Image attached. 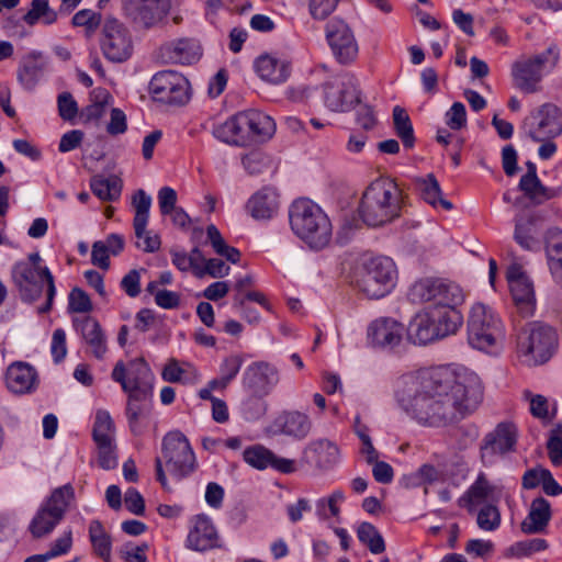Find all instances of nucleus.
<instances>
[{"instance_id":"f257e3e1","label":"nucleus","mask_w":562,"mask_h":562,"mask_svg":"<svg viewBox=\"0 0 562 562\" xmlns=\"http://www.w3.org/2000/svg\"><path fill=\"white\" fill-rule=\"evenodd\" d=\"M480 378L468 370L437 367L402 375L394 396L419 426L446 428L471 416L483 401Z\"/></svg>"},{"instance_id":"f03ea898","label":"nucleus","mask_w":562,"mask_h":562,"mask_svg":"<svg viewBox=\"0 0 562 562\" xmlns=\"http://www.w3.org/2000/svg\"><path fill=\"white\" fill-rule=\"evenodd\" d=\"M406 207L404 191L393 179L381 177L366 188L358 211L364 224L381 227L403 216Z\"/></svg>"},{"instance_id":"7ed1b4c3","label":"nucleus","mask_w":562,"mask_h":562,"mask_svg":"<svg viewBox=\"0 0 562 562\" xmlns=\"http://www.w3.org/2000/svg\"><path fill=\"white\" fill-rule=\"evenodd\" d=\"M42 262L40 252L29 254L25 259L13 265L11 279L19 297L25 303L36 302L42 296L44 284H46V303L38 308V312L47 313L53 306L56 286L54 276Z\"/></svg>"},{"instance_id":"20e7f679","label":"nucleus","mask_w":562,"mask_h":562,"mask_svg":"<svg viewBox=\"0 0 562 562\" xmlns=\"http://www.w3.org/2000/svg\"><path fill=\"white\" fill-rule=\"evenodd\" d=\"M289 220L293 233L312 250H323L330 244L331 222L312 200H295L289 209Z\"/></svg>"},{"instance_id":"39448f33","label":"nucleus","mask_w":562,"mask_h":562,"mask_svg":"<svg viewBox=\"0 0 562 562\" xmlns=\"http://www.w3.org/2000/svg\"><path fill=\"white\" fill-rule=\"evenodd\" d=\"M462 324L459 307H424L411 319L407 337L415 345H427L454 335Z\"/></svg>"},{"instance_id":"423d86ee","label":"nucleus","mask_w":562,"mask_h":562,"mask_svg":"<svg viewBox=\"0 0 562 562\" xmlns=\"http://www.w3.org/2000/svg\"><path fill=\"white\" fill-rule=\"evenodd\" d=\"M559 346V335L552 326L542 322L525 324L516 335L518 356L529 366L547 362Z\"/></svg>"},{"instance_id":"0eeeda50","label":"nucleus","mask_w":562,"mask_h":562,"mask_svg":"<svg viewBox=\"0 0 562 562\" xmlns=\"http://www.w3.org/2000/svg\"><path fill=\"white\" fill-rule=\"evenodd\" d=\"M469 345L488 353L497 351L505 338V328L499 316L487 305L475 303L467 322Z\"/></svg>"},{"instance_id":"6e6552de","label":"nucleus","mask_w":562,"mask_h":562,"mask_svg":"<svg viewBox=\"0 0 562 562\" xmlns=\"http://www.w3.org/2000/svg\"><path fill=\"white\" fill-rule=\"evenodd\" d=\"M397 271L389 257H374L363 261L355 272L356 286L369 299H381L395 285Z\"/></svg>"},{"instance_id":"1a4fd4ad","label":"nucleus","mask_w":562,"mask_h":562,"mask_svg":"<svg viewBox=\"0 0 562 562\" xmlns=\"http://www.w3.org/2000/svg\"><path fill=\"white\" fill-rule=\"evenodd\" d=\"M559 60L560 50L554 44L539 54L519 58L512 66L514 86L525 93L539 91L543 75L551 72Z\"/></svg>"},{"instance_id":"9d476101","label":"nucleus","mask_w":562,"mask_h":562,"mask_svg":"<svg viewBox=\"0 0 562 562\" xmlns=\"http://www.w3.org/2000/svg\"><path fill=\"white\" fill-rule=\"evenodd\" d=\"M74 498L75 491L71 484L55 488L30 522L29 531L32 537L41 539L52 533L63 520Z\"/></svg>"},{"instance_id":"9b49d317","label":"nucleus","mask_w":562,"mask_h":562,"mask_svg":"<svg viewBox=\"0 0 562 562\" xmlns=\"http://www.w3.org/2000/svg\"><path fill=\"white\" fill-rule=\"evenodd\" d=\"M409 297L415 303H425V307L436 308L459 307L464 301L458 284L432 278L416 281L409 290Z\"/></svg>"},{"instance_id":"f8f14e48","label":"nucleus","mask_w":562,"mask_h":562,"mask_svg":"<svg viewBox=\"0 0 562 562\" xmlns=\"http://www.w3.org/2000/svg\"><path fill=\"white\" fill-rule=\"evenodd\" d=\"M162 459L170 474L182 480L196 469L195 454L188 438L179 430L167 432L161 442Z\"/></svg>"},{"instance_id":"ddd939ff","label":"nucleus","mask_w":562,"mask_h":562,"mask_svg":"<svg viewBox=\"0 0 562 562\" xmlns=\"http://www.w3.org/2000/svg\"><path fill=\"white\" fill-rule=\"evenodd\" d=\"M520 128L532 142L554 139L562 135V110L554 103H543L524 119Z\"/></svg>"},{"instance_id":"4468645a","label":"nucleus","mask_w":562,"mask_h":562,"mask_svg":"<svg viewBox=\"0 0 562 562\" xmlns=\"http://www.w3.org/2000/svg\"><path fill=\"white\" fill-rule=\"evenodd\" d=\"M111 378L121 385L124 393L153 394L155 376L144 358H135L128 362L117 361Z\"/></svg>"},{"instance_id":"2eb2a0df","label":"nucleus","mask_w":562,"mask_h":562,"mask_svg":"<svg viewBox=\"0 0 562 562\" xmlns=\"http://www.w3.org/2000/svg\"><path fill=\"white\" fill-rule=\"evenodd\" d=\"M326 42L339 64H352L359 54V44L351 26L341 18L335 16L325 25Z\"/></svg>"},{"instance_id":"dca6fc26","label":"nucleus","mask_w":562,"mask_h":562,"mask_svg":"<svg viewBox=\"0 0 562 562\" xmlns=\"http://www.w3.org/2000/svg\"><path fill=\"white\" fill-rule=\"evenodd\" d=\"M149 90L154 100L165 104L183 105L190 99L188 79L173 70L157 72L149 82Z\"/></svg>"},{"instance_id":"f3484780","label":"nucleus","mask_w":562,"mask_h":562,"mask_svg":"<svg viewBox=\"0 0 562 562\" xmlns=\"http://www.w3.org/2000/svg\"><path fill=\"white\" fill-rule=\"evenodd\" d=\"M100 45L104 57L113 63L127 60L133 52L130 31L115 18H108L103 22Z\"/></svg>"},{"instance_id":"a211bd4d","label":"nucleus","mask_w":562,"mask_h":562,"mask_svg":"<svg viewBox=\"0 0 562 562\" xmlns=\"http://www.w3.org/2000/svg\"><path fill=\"white\" fill-rule=\"evenodd\" d=\"M325 105L334 112H345L359 102L357 79L342 75L324 85Z\"/></svg>"},{"instance_id":"6ab92c4d","label":"nucleus","mask_w":562,"mask_h":562,"mask_svg":"<svg viewBox=\"0 0 562 562\" xmlns=\"http://www.w3.org/2000/svg\"><path fill=\"white\" fill-rule=\"evenodd\" d=\"M123 9L136 26L149 30L167 16L169 5L167 0H123Z\"/></svg>"},{"instance_id":"aec40b11","label":"nucleus","mask_w":562,"mask_h":562,"mask_svg":"<svg viewBox=\"0 0 562 562\" xmlns=\"http://www.w3.org/2000/svg\"><path fill=\"white\" fill-rule=\"evenodd\" d=\"M186 546L198 552L224 547L215 525L205 514L196 515L191 519Z\"/></svg>"},{"instance_id":"412c9836","label":"nucleus","mask_w":562,"mask_h":562,"mask_svg":"<svg viewBox=\"0 0 562 562\" xmlns=\"http://www.w3.org/2000/svg\"><path fill=\"white\" fill-rule=\"evenodd\" d=\"M403 331V325L394 318L380 317L368 326L367 338L373 348L391 350L401 344Z\"/></svg>"},{"instance_id":"4be33fe9","label":"nucleus","mask_w":562,"mask_h":562,"mask_svg":"<svg viewBox=\"0 0 562 562\" xmlns=\"http://www.w3.org/2000/svg\"><path fill=\"white\" fill-rule=\"evenodd\" d=\"M278 382V370L262 361L249 364L243 374V385L257 396L268 395Z\"/></svg>"},{"instance_id":"5701e85b","label":"nucleus","mask_w":562,"mask_h":562,"mask_svg":"<svg viewBox=\"0 0 562 562\" xmlns=\"http://www.w3.org/2000/svg\"><path fill=\"white\" fill-rule=\"evenodd\" d=\"M243 458L247 464L257 470L271 468L284 474L293 473L296 470L294 460L278 457L261 445L246 448Z\"/></svg>"},{"instance_id":"b1692460","label":"nucleus","mask_w":562,"mask_h":562,"mask_svg":"<svg viewBox=\"0 0 562 562\" xmlns=\"http://www.w3.org/2000/svg\"><path fill=\"white\" fill-rule=\"evenodd\" d=\"M517 430L513 424L502 423L484 438L481 448L482 459L504 454L512 451L516 445Z\"/></svg>"},{"instance_id":"393cba45","label":"nucleus","mask_w":562,"mask_h":562,"mask_svg":"<svg viewBox=\"0 0 562 562\" xmlns=\"http://www.w3.org/2000/svg\"><path fill=\"white\" fill-rule=\"evenodd\" d=\"M246 119V111L238 112L224 123L215 125L212 133L214 137L226 144L240 147L249 146Z\"/></svg>"},{"instance_id":"a878e982","label":"nucleus","mask_w":562,"mask_h":562,"mask_svg":"<svg viewBox=\"0 0 562 562\" xmlns=\"http://www.w3.org/2000/svg\"><path fill=\"white\" fill-rule=\"evenodd\" d=\"M74 326L80 333L93 357L101 360L108 351L106 337L100 323L91 317L75 318Z\"/></svg>"},{"instance_id":"bb28decb","label":"nucleus","mask_w":562,"mask_h":562,"mask_svg":"<svg viewBox=\"0 0 562 562\" xmlns=\"http://www.w3.org/2000/svg\"><path fill=\"white\" fill-rule=\"evenodd\" d=\"M495 491L496 486L488 481L486 474L480 472L475 481L458 499V505L465 508L469 514H474L479 505L495 501Z\"/></svg>"},{"instance_id":"cd10ccee","label":"nucleus","mask_w":562,"mask_h":562,"mask_svg":"<svg viewBox=\"0 0 562 562\" xmlns=\"http://www.w3.org/2000/svg\"><path fill=\"white\" fill-rule=\"evenodd\" d=\"M255 69L262 80L272 85H280L290 77L291 64L276 55L263 54L256 59Z\"/></svg>"},{"instance_id":"c85d7f7f","label":"nucleus","mask_w":562,"mask_h":562,"mask_svg":"<svg viewBox=\"0 0 562 562\" xmlns=\"http://www.w3.org/2000/svg\"><path fill=\"white\" fill-rule=\"evenodd\" d=\"M126 395L127 402L125 407V415L127 418L128 428L134 436H140L143 435L146 427L143 424V419H145L149 413V404L153 394L130 392L126 393Z\"/></svg>"},{"instance_id":"c756f323","label":"nucleus","mask_w":562,"mask_h":562,"mask_svg":"<svg viewBox=\"0 0 562 562\" xmlns=\"http://www.w3.org/2000/svg\"><path fill=\"white\" fill-rule=\"evenodd\" d=\"M46 68V61L43 57V54L40 52H31L22 57L16 78L19 83L25 90H33Z\"/></svg>"},{"instance_id":"7c9ffc66","label":"nucleus","mask_w":562,"mask_h":562,"mask_svg":"<svg viewBox=\"0 0 562 562\" xmlns=\"http://www.w3.org/2000/svg\"><path fill=\"white\" fill-rule=\"evenodd\" d=\"M543 238L550 273L554 282L562 288V229L549 228Z\"/></svg>"},{"instance_id":"2f4dec72","label":"nucleus","mask_w":562,"mask_h":562,"mask_svg":"<svg viewBox=\"0 0 562 562\" xmlns=\"http://www.w3.org/2000/svg\"><path fill=\"white\" fill-rule=\"evenodd\" d=\"M36 371L24 362L12 363L5 373L7 387L15 394L31 392L36 383Z\"/></svg>"},{"instance_id":"473e14b6","label":"nucleus","mask_w":562,"mask_h":562,"mask_svg":"<svg viewBox=\"0 0 562 562\" xmlns=\"http://www.w3.org/2000/svg\"><path fill=\"white\" fill-rule=\"evenodd\" d=\"M246 209L255 220H270L279 209L278 194L273 189L263 188L250 196Z\"/></svg>"},{"instance_id":"72a5a7b5","label":"nucleus","mask_w":562,"mask_h":562,"mask_svg":"<svg viewBox=\"0 0 562 562\" xmlns=\"http://www.w3.org/2000/svg\"><path fill=\"white\" fill-rule=\"evenodd\" d=\"M550 503L543 497L535 498L529 508L527 517L522 520L520 528L524 533H541L546 530L551 519Z\"/></svg>"},{"instance_id":"f704fd0d","label":"nucleus","mask_w":562,"mask_h":562,"mask_svg":"<svg viewBox=\"0 0 562 562\" xmlns=\"http://www.w3.org/2000/svg\"><path fill=\"white\" fill-rule=\"evenodd\" d=\"M246 115L249 146L267 140L274 134L276 123L269 115L257 110H248Z\"/></svg>"},{"instance_id":"c9c22d12","label":"nucleus","mask_w":562,"mask_h":562,"mask_svg":"<svg viewBox=\"0 0 562 562\" xmlns=\"http://www.w3.org/2000/svg\"><path fill=\"white\" fill-rule=\"evenodd\" d=\"M165 56L176 64L190 65L199 60L201 56L200 46L192 40H178L166 44L162 47Z\"/></svg>"},{"instance_id":"e433bc0d","label":"nucleus","mask_w":562,"mask_h":562,"mask_svg":"<svg viewBox=\"0 0 562 562\" xmlns=\"http://www.w3.org/2000/svg\"><path fill=\"white\" fill-rule=\"evenodd\" d=\"M307 450L311 453V461L319 470H328L338 462L339 449L327 439L312 441Z\"/></svg>"},{"instance_id":"4c0bfd02","label":"nucleus","mask_w":562,"mask_h":562,"mask_svg":"<svg viewBox=\"0 0 562 562\" xmlns=\"http://www.w3.org/2000/svg\"><path fill=\"white\" fill-rule=\"evenodd\" d=\"M513 300L519 312L525 315H531L535 310L533 286L527 277H520L509 284Z\"/></svg>"},{"instance_id":"58836bf2","label":"nucleus","mask_w":562,"mask_h":562,"mask_svg":"<svg viewBox=\"0 0 562 562\" xmlns=\"http://www.w3.org/2000/svg\"><path fill=\"white\" fill-rule=\"evenodd\" d=\"M278 423L283 434L299 439L305 438L312 427L310 417L297 411L284 412Z\"/></svg>"},{"instance_id":"ea45409f","label":"nucleus","mask_w":562,"mask_h":562,"mask_svg":"<svg viewBox=\"0 0 562 562\" xmlns=\"http://www.w3.org/2000/svg\"><path fill=\"white\" fill-rule=\"evenodd\" d=\"M161 378L169 383L188 384L195 383L199 380V373L189 362H183L181 366L177 359L170 358L161 371Z\"/></svg>"},{"instance_id":"a19ab883","label":"nucleus","mask_w":562,"mask_h":562,"mask_svg":"<svg viewBox=\"0 0 562 562\" xmlns=\"http://www.w3.org/2000/svg\"><path fill=\"white\" fill-rule=\"evenodd\" d=\"M415 184L425 202L432 206L440 204L447 211L452 210L453 204L441 196L442 192L439 182L432 173L427 175L425 178H417Z\"/></svg>"},{"instance_id":"79ce46f5","label":"nucleus","mask_w":562,"mask_h":562,"mask_svg":"<svg viewBox=\"0 0 562 562\" xmlns=\"http://www.w3.org/2000/svg\"><path fill=\"white\" fill-rule=\"evenodd\" d=\"M518 189L535 205L543 204L561 194V188L546 187L539 178L519 181Z\"/></svg>"},{"instance_id":"37998d69","label":"nucleus","mask_w":562,"mask_h":562,"mask_svg":"<svg viewBox=\"0 0 562 562\" xmlns=\"http://www.w3.org/2000/svg\"><path fill=\"white\" fill-rule=\"evenodd\" d=\"M122 180L117 176L104 177L97 175L91 178L90 188L102 201H115L122 192Z\"/></svg>"},{"instance_id":"c03bdc74","label":"nucleus","mask_w":562,"mask_h":562,"mask_svg":"<svg viewBox=\"0 0 562 562\" xmlns=\"http://www.w3.org/2000/svg\"><path fill=\"white\" fill-rule=\"evenodd\" d=\"M89 540L93 548V552L103 559L105 562L111 560L112 551V538L109 532L105 531L102 522L98 519H93L89 525Z\"/></svg>"},{"instance_id":"a18cd8bd","label":"nucleus","mask_w":562,"mask_h":562,"mask_svg":"<svg viewBox=\"0 0 562 562\" xmlns=\"http://www.w3.org/2000/svg\"><path fill=\"white\" fill-rule=\"evenodd\" d=\"M151 198L143 189L137 190L133 196V206L135 207L133 226L137 238H142L146 233Z\"/></svg>"},{"instance_id":"49530a36","label":"nucleus","mask_w":562,"mask_h":562,"mask_svg":"<svg viewBox=\"0 0 562 562\" xmlns=\"http://www.w3.org/2000/svg\"><path fill=\"white\" fill-rule=\"evenodd\" d=\"M114 422L108 411L99 409L95 413L92 437L97 445L106 446L108 443L114 442Z\"/></svg>"},{"instance_id":"de8ad7c7","label":"nucleus","mask_w":562,"mask_h":562,"mask_svg":"<svg viewBox=\"0 0 562 562\" xmlns=\"http://www.w3.org/2000/svg\"><path fill=\"white\" fill-rule=\"evenodd\" d=\"M393 124L404 147L413 148L415 144L414 128L407 112L398 105L393 109Z\"/></svg>"},{"instance_id":"09e8293b","label":"nucleus","mask_w":562,"mask_h":562,"mask_svg":"<svg viewBox=\"0 0 562 562\" xmlns=\"http://www.w3.org/2000/svg\"><path fill=\"white\" fill-rule=\"evenodd\" d=\"M358 539L366 544L373 554H380L385 550L382 535L370 522H362L357 530Z\"/></svg>"},{"instance_id":"8fccbe9b","label":"nucleus","mask_w":562,"mask_h":562,"mask_svg":"<svg viewBox=\"0 0 562 562\" xmlns=\"http://www.w3.org/2000/svg\"><path fill=\"white\" fill-rule=\"evenodd\" d=\"M535 220L533 217L522 221L516 220L514 239L516 243L526 250H535L538 243L535 238Z\"/></svg>"},{"instance_id":"3c124183","label":"nucleus","mask_w":562,"mask_h":562,"mask_svg":"<svg viewBox=\"0 0 562 562\" xmlns=\"http://www.w3.org/2000/svg\"><path fill=\"white\" fill-rule=\"evenodd\" d=\"M40 19L45 24H53L57 19L56 12L48 5V0H32L31 9L23 15L29 25H34Z\"/></svg>"},{"instance_id":"603ef678","label":"nucleus","mask_w":562,"mask_h":562,"mask_svg":"<svg viewBox=\"0 0 562 562\" xmlns=\"http://www.w3.org/2000/svg\"><path fill=\"white\" fill-rule=\"evenodd\" d=\"M476 524L481 530L494 531L501 525V513L496 505L484 504L476 514Z\"/></svg>"},{"instance_id":"864d4df0","label":"nucleus","mask_w":562,"mask_h":562,"mask_svg":"<svg viewBox=\"0 0 562 562\" xmlns=\"http://www.w3.org/2000/svg\"><path fill=\"white\" fill-rule=\"evenodd\" d=\"M93 308L89 295L80 288H74L68 296V311L71 313H89Z\"/></svg>"},{"instance_id":"5fc2aeb1","label":"nucleus","mask_w":562,"mask_h":562,"mask_svg":"<svg viewBox=\"0 0 562 562\" xmlns=\"http://www.w3.org/2000/svg\"><path fill=\"white\" fill-rule=\"evenodd\" d=\"M101 21V14L89 9H82L72 16V24L75 26L86 27L89 34L93 33L99 27Z\"/></svg>"},{"instance_id":"6e6d98bb","label":"nucleus","mask_w":562,"mask_h":562,"mask_svg":"<svg viewBox=\"0 0 562 562\" xmlns=\"http://www.w3.org/2000/svg\"><path fill=\"white\" fill-rule=\"evenodd\" d=\"M340 0H307L308 12L314 20H326L337 8Z\"/></svg>"},{"instance_id":"4d7b16f0","label":"nucleus","mask_w":562,"mask_h":562,"mask_svg":"<svg viewBox=\"0 0 562 562\" xmlns=\"http://www.w3.org/2000/svg\"><path fill=\"white\" fill-rule=\"evenodd\" d=\"M547 449L551 462L560 465L562 463V427L560 425L550 431Z\"/></svg>"},{"instance_id":"13d9d810","label":"nucleus","mask_w":562,"mask_h":562,"mask_svg":"<svg viewBox=\"0 0 562 562\" xmlns=\"http://www.w3.org/2000/svg\"><path fill=\"white\" fill-rule=\"evenodd\" d=\"M548 548V542L541 538L516 542L512 551L518 558L528 557L535 552L543 551Z\"/></svg>"},{"instance_id":"bf43d9fd","label":"nucleus","mask_w":562,"mask_h":562,"mask_svg":"<svg viewBox=\"0 0 562 562\" xmlns=\"http://www.w3.org/2000/svg\"><path fill=\"white\" fill-rule=\"evenodd\" d=\"M72 548V531L70 529L64 531V533L57 538L52 544L48 551L45 552L48 560L58 558L67 554Z\"/></svg>"},{"instance_id":"052dcab7","label":"nucleus","mask_w":562,"mask_h":562,"mask_svg":"<svg viewBox=\"0 0 562 562\" xmlns=\"http://www.w3.org/2000/svg\"><path fill=\"white\" fill-rule=\"evenodd\" d=\"M204 263V267L199 266V270L196 271L198 278H203L205 274L212 278H223L229 273V267L221 259H207Z\"/></svg>"},{"instance_id":"680f3d73","label":"nucleus","mask_w":562,"mask_h":562,"mask_svg":"<svg viewBox=\"0 0 562 562\" xmlns=\"http://www.w3.org/2000/svg\"><path fill=\"white\" fill-rule=\"evenodd\" d=\"M446 123L451 130H461L467 124L465 106L461 102H454L446 113Z\"/></svg>"},{"instance_id":"e2e57ef3","label":"nucleus","mask_w":562,"mask_h":562,"mask_svg":"<svg viewBox=\"0 0 562 562\" xmlns=\"http://www.w3.org/2000/svg\"><path fill=\"white\" fill-rule=\"evenodd\" d=\"M262 397L263 396L251 394V396L243 403V413L247 419H258L266 413L267 405L262 401Z\"/></svg>"},{"instance_id":"0e129e2a","label":"nucleus","mask_w":562,"mask_h":562,"mask_svg":"<svg viewBox=\"0 0 562 562\" xmlns=\"http://www.w3.org/2000/svg\"><path fill=\"white\" fill-rule=\"evenodd\" d=\"M140 271L144 269L130 270L121 280V289L130 296L136 297L140 293Z\"/></svg>"},{"instance_id":"69168bd1","label":"nucleus","mask_w":562,"mask_h":562,"mask_svg":"<svg viewBox=\"0 0 562 562\" xmlns=\"http://www.w3.org/2000/svg\"><path fill=\"white\" fill-rule=\"evenodd\" d=\"M58 113L65 121H71L78 113L76 100L69 92H63L57 98Z\"/></svg>"},{"instance_id":"338daca9","label":"nucleus","mask_w":562,"mask_h":562,"mask_svg":"<svg viewBox=\"0 0 562 562\" xmlns=\"http://www.w3.org/2000/svg\"><path fill=\"white\" fill-rule=\"evenodd\" d=\"M243 364V358L238 355H232L225 358L220 367L221 376L231 383L236 378Z\"/></svg>"},{"instance_id":"774afa93","label":"nucleus","mask_w":562,"mask_h":562,"mask_svg":"<svg viewBox=\"0 0 562 562\" xmlns=\"http://www.w3.org/2000/svg\"><path fill=\"white\" fill-rule=\"evenodd\" d=\"M50 352L56 363L61 362L67 355L66 333L57 328L53 333Z\"/></svg>"}]
</instances>
